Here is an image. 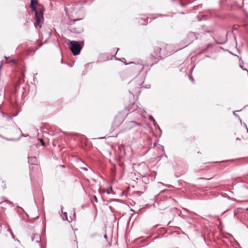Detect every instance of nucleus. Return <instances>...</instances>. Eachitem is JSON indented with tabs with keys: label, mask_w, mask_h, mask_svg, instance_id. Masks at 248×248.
Here are the masks:
<instances>
[{
	"label": "nucleus",
	"mask_w": 248,
	"mask_h": 248,
	"mask_svg": "<svg viewBox=\"0 0 248 248\" xmlns=\"http://www.w3.org/2000/svg\"><path fill=\"white\" fill-rule=\"evenodd\" d=\"M129 108V113L131 114L133 118L138 122L131 121L126 123L125 131L133 129L137 132L135 138L139 139L141 137V132L145 128L141 123L145 122L146 119V118L142 115L141 112L146 113V111L140 108H138V106L135 103L131 104Z\"/></svg>",
	"instance_id": "obj_1"
},
{
	"label": "nucleus",
	"mask_w": 248,
	"mask_h": 248,
	"mask_svg": "<svg viewBox=\"0 0 248 248\" xmlns=\"http://www.w3.org/2000/svg\"><path fill=\"white\" fill-rule=\"evenodd\" d=\"M153 53L151 55V59H157V61L153 62L151 66L156 63L159 59L166 57L171 54L176 52L178 49H174L171 45L166 44L164 43H161L153 47Z\"/></svg>",
	"instance_id": "obj_2"
},
{
	"label": "nucleus",
	"mask_w": 248,
	"mask_h": 248,
	"mask_svg": "<svg viewBox=\"0 0 248 248\" xmlns=\"http://www.w3.org/2000/svg\"><path fill=\"white\" fill-rule=\"evenodd\" d=\"M68 17V30L74 33L80 34L84 31L83 24L81 20L82 18H74V16Z\"/></svg>",
	"instance_id": "obj_3"
},
{
	"label": "nucleus",
	"mask_w": 248,
	"mask_h": 248,
	"mask_svg": "<svg viewBox=\"0 0 248 248\" xmlns=\"http://www.w3.org/2000/svg\"><path fill=\"white\" fill-rule=\"evenodd\" d=\"M83 46V41L79 42L77 41H70L68 46L73 55L77 56L79 54Z\"/></svg>",
	"instance_id": "obj_4"
},
{
	"label": "nucleus",
	"mask_w": 248,
	"mask_h": 248,
	"mask_svg": "<svg viewBox=\"0 0 248 248\" xmlns=\"http://www.w3.org/2000/svg\"><path fill=\"white\" fill-rule=\"evenodd\" d=\"M37 4L38 2L35 0H31V7L32 11L35 12L34 16H43L44 8L40 5L37 7Z\"/></svg>",
	"instance_id": "obj_5"
},
{
	"label": "nucleus",
	"mask_w": 248,
	"mask_h": 248,
	"mask_svg": "<svg viewBox=\"0 0 248 248\" xmlns=\"http://www.w3.org/2000/svg\"><path fill=\"white\" fill-rule=\"evenodd\" d=\"M200 34L199 33H195L193 32H189L187 34L186 38V44L184 46V47L186 46L189 44H190L192 43L195 40L198 39L199 38L198 36Z\"/></svg>",
	"instance_id": "obj_6"
},
{
	"label": "nucleus",
	"mask_w": 248,
	"mask_h": 248,
	"mask_svg": "<svg viewBox=\"0 0 248 248\" xmlns=\"http://www.w3.org/2000/svg\"><path fill=\"white\" fill-rule=\"evenodd\" d=\"M152 18L147 16L136 17L134 19L136 24L140 25H146L148 23L151 22Z\"/></svg>",
	"instance_id": "obj_7"
},
{
	"label": "nucleus",
	"mask_w": 248,
	"mask_h": 248,
	"mask_svg": "<svg viewBox=\"0 0 248 248\" xmlns=\"http://www.w3.org/2000/svg\"><path fill=\"white\" fill-rule=\"evenodd\" d=\"M129 63L132 64L131 68L135 69L137 72L140 73L144 68V63L142 61H138L136 62H131Z\"/></svg>",
	"instance_id": "obj_8"
},
{
	"label": "nucleus",
	"mask_w": 248,
	"mask_h": 248,
	"mask_svg": "<svg viewBox=\"0 0 248 248\" xmlns=\"http://www.w3.org/2000/svg\"><path fill=\"white\" fill-rule=\"evenodd\" d=\"M44 21V16H34V21L33 23L34 27L36 28L37 26H38L39 28H41Z\"/></svg>",
	"instance_id": "obj_9"
},
{
	"label": "nucleus",
	"mask_w": 248,
	"mask_h": 248,
	"mask_svg": "<svg viewBox=\"0 0 248 248\" xmlns=\"http://www.w3.org/2000/svg\"><path fill=\"white\" fill-rule=\"evenodd\" d=\"M139 78H137L134 80H132L130 82H129L130 84H135L136 88L138 89H140V86H141L142 84L144 83L145 76L143 77V78L140 79V80H139Z\"/></svg>",
	"instance_id": "obj_10"
},
{
	"label": "nucleus",
	"mask_w": 248,
	"mask_h": 248,
	"mask_svg": "<svg viewBox=\"0 0 248 248\" xmlns=\"http://www.w3.org/2000/svg\"><path fill=\"white\" fill-rule=\"evenodd\" d=\"M28 159L29 163L31 165L37 164V159L36 155H33L30 153L28 155Z\"/></svg>",
	"instance_id": "obj_11"
},
{
	"label": "nucleus",
	"mask_w": 248,
	"mask_h": 248,
	"mask_svg": "<svg viewBox=\"0 0 248 248\" xmlns=\"http://www.w3.org/2000/svg\"><path fill=\"white\" fill-rule=\"evenodd\" d=\"M63 206L61 205V210L62 213V215H61L62 219L63 220H67L69 222H72V220H73V219L71 217L70 220H69L68 219L67 213L66 212H63Z\"/></svg>",
	"instance_id": "obj_12"
},
{
	"label": "nucleus",
	"mask_w": 248,
	"mask_h": 248,
	"mask_svg": "<svg viewBox=\"0 0 248 248\" xmlns=\"http://www.w3.org/2000/svg\"><path fill=\"white\" fill-rule=\"evenodd\" d=\"M32 241H35L36 243H40L41 236L39 234L35 233L31 237Z\"/></svg>",
	"instance_id": "obj_13"
},
{
	"label": "nucleus",
	"mask_w": 248,
	"mask_h": 248,
	"mask_svg": "<svg viewBox=\"0 0 248 248\" xmlns=\"http://www.w3.org/2000/svg\"><path fill=\"white\" fill-rule=\"evenodd\" d=\"M213 46V44H208L206 46V47L205 48H203L202 51H201L200 52H199L198 53V54L199 55H200L203 53H204V52H207L208 49L211 47H212Z\"/></svg>",
	"instance_id": "obj_14"
},
{
	"label": "nucleus",
	"mask_w": 248,
	"mask_h": 248,
	"mask_svg": "<svg viewBox=\"0 0 248 248\" xmlns=\"http://www.w3.org/2000/svg\"><path fill=\"white\" fill-rule=\"evenodd\" d=\"M2 114L3 116H4V115H6L7 120H10L12 118L16 117L18 115V112H16V113H15V114H13L12 115V116H10L8 114H4L3 112H2Z\"/></svg>",
	"instance_id": "obj_15"
},
{
	"label": "nucleus",
	"mask_w": 248,
	"mask_h": 248,
	"mask_svg": "<svg viewBox=\"0 0 248 248\" xmlns=\"http://www.w3.org/2000/svg\"><path fill=\"white\" fill-rule=\"evenodd\" d=\"M214 40L215 41L216 44H219V45H223V44H225L227 41V38L226 37L224 39L223 41H221V42H218L217 40H216L215 38H214Z\"/></svg>",
	"instance_id": "obj_16"
},
{
	"label": "nucleus",
	"mask_w": 248,
	"mask_h": 248,
	"mask_svg": "<svg viewBox=\"0 0 248 248\" xmlns=\"http://www.w3.org/2000/svg\"><path fill=\"white\" fill-rule=\"evenodd\" d=\"M25 73L24 72H22L21 75L19 78L18 81L19 83H22L24 81Z\"/></svg>",
	"instance_id": "obj_17"
},
{
	"label": "nucleus",
	"mask_w": 248,
	"mask_h": 248,
	"mask_svg": "<svg viewBox=\"0 0 248 248\" xmlns=\"http://www.w3.org/2000/svg\"><path fill=\"white\" fill-rule=\"evenodd\" d=\"M90 237L91 238H94V237H98V238H101L102 237V235L101 234L98 233H93L91 235H90Z\"/></svg>",
	"instance_id": "obj_18"
},
{
	"label": "nucleus",
	"mask_w": 248,
	"mask_h": 248,
	"mask_svg": "<svg viewBox=\"0 0 248 248\" xmlns=\"http://www.w3.org/2000/svg\"><path fill=\"white\" fill-rule=\"evenodd\" d=\"M241 110H242V109H240V110H235V111H234L233 112V115H234L236 118H237L239 119V120L240 121V122H241V123H242L241 119L240 117H239V116L238 114H237L236 113V112H238V111H241Z\"/></svg>",
	"instance_id": "obj_19"
},
{
	"label": "nucleus",
	"mask_w": 248,
	"mask_h": 248,
	"mask_svg": "<svg viewBox=\"0 0 248 248\" xmlns=\"http://www.w3.org/2000/svg\"><path fill=\"white\" fill-rule=\"evenodd\" d=\"M244 26L248 25V16H244L243 19Z\"/></svg>",
	"instance_id": "obj_20"
},
{
	"label": "nucleus",
	"mask_w": 248,
	"mask_h": 248,
	"mask_svg": "<svg viewBox=\"0 0 248 248\" xmlns=\"http://www.w3.org/2000/svg\"><path fill=\"white\" fill-rule=\"evenodd\" d=\"M8 228H7V231L10 232V234L11 235L12 238L14 239H15V235L14 234H13V233L12 232V230L10 227V226L9 225H8Z\"/></svg>",
	"instance_id": "obj_21"
},
{
	"label": "nucleus",
	"mask_w": 248,
	"mask_h": 248,
	"mask_svg": "<svg viewBox=\"0 0 248 248\" xmlns=\"http://www.w3.org/2000/svg\"><path fill=\"white\" fill-rule=\"evenodd\" d=\"M115 60L125 62V65H128L130 64L129 63H126L125 59L124 58H122L121 59H117V58H115Z\"/></svg>",
	"instance_id": "obj_22"
},
{
	"label": "nucleus",
	"mask_w": 248,
	"mask_h": 248,
	"mask_svg": "<svg viewBox=\"0 0 248 248\" xmlns=\"http://www.w3.org/2000/svg\"><path fill=\"white\" fill-rule=\"evenodd\" d=\"M234 160H226L222 161H216L212 162L213 163H220L221 162H233Z\"/></svg>",
	"instance_id": "obj_23"
},
{
	"label": "nucleus",
	"mask_w": 248,
	"mask_h": 248,
	"mask_svg": "<svg viewBox=\"0 0 248 248\" xmlns=\"http://www.w3.org/2000/svg\"><path fill=\"white\" fill-rule=\"evenodd\" d=\"M149 119L152 122H154L155 121V119L153 118V117L152 115H150L149 117Z\"/></svg>",
	"instance_id": "obj_24"
},
{
	"label": "nucleus",
	"mask_w": 248,
	"mask_h": 248,
	"mask_svg": "<svg viewBox=\"0 0 248 248\" xmlns=\"http://www.w3.org/2000/svg\"><path fill=\"white\" fill-rule=\"evenodd\" d=\"M38 139L40 140L42 145L45 146V142H44L43 140L42 139H40V138H38Z\"/></svg>",
	"instance_id": "obj_25"
},
{
	"label": "nucleus",
	"mask_w": 248,
	"mask_h": 248,
	"mask_svg": "<svg viewBox=\"0 0 248 248\" xmlns=\"http://www.w3.org/2000/svg\"><path fill=\"white\" fill-rule=\"evenodd\" d=\"M203 16H196V19H197V20L198 21H200L202 20V17H203Z\"/></svg>",
	"instance_id": "obj_26"
},
{
	"label": "nucleus",
	"mask_w": 248,
	"mask_h": 248,
	"mask_svg": "<svg viewBox=\"0 0 248 248\" xmlns=\"http://www.w3.org/2000/svg\"><path fill=\"white\" fill-rule=\"evenodd\" d=\"M11 61L14 65H16L17 63L16 61V60L12 59Z\"/></svg>",
	"instance_id": "obj_27"
},
{
	"label": "nucleus",
	"mask_w": 248,
	"mask_h": 248,
	"mask_svg": "<svg viewBox=\"0 0 248 248\" xmlns=\"http://www.w3.org/2000/svg\"><path fill=\"white\" fill-rule=\"evenodd\" d=\"M156 128L159 131V132L160 133V136L161 134L162 133V130L159 125H157V126L156 127Z\"/></svg>",
	"instance_id": "obj_28"
},
{
	"label": "nucleus",
	"mask_w": 248,
	"mask_h": 248,
	"mask_svg": "<svg viewBox=\"0 0 248 248\" xmlns=\"http://www.w3.org/2000/svg\"><path fill=\"white\" fill-rule=\"evenodd\" d=\"M79 163H80V165H86L87 166V164H86L83 161H82L81 160H79Z\"/></svg>",
	"instance_id": "obj_29"
},
{
	"label": "nucleus",
	"mask_w": 248,
	"mask_h": 248,
	"mask_svg": "<svg viewBox=\"0 0 248 248\" xmlns=\"http://www.w3.org/2000/svg\"><path fill=\"white\" fill-rule=\"evenodd\" d=\"M153 125H154V126L156 128L157 126V125H158V124H157V123L155 122V121L153 122Z\"/></svg>",
	"instance_id": "obj_30"
},
{
	"label": "nucleus",
	"mask_w": 248,
	"mask_h": 248,
	"mask_svg": "<svg viewBox=\"0 0 248 248\" xmlns=\"http://www.w3.org/2000/svg\"><path fill=\"white\" fill-rule=\"evenodd\" d=\"M80 168L81 170H83L84 171H87L88 170V169L86 168H85V167H82L81 166V167H80Z\"/></svg>",
	"instance_id": "obj_31"
},
{
	"label": "nucleus",
	"mask_w": 248,
	"mask_h": 248,
	"mask_svg": "<svg viewBox=\"0 0 248 248\" xmlns=\"http://www.w3.org/2000/svg\"><path fill=\"white\" fill-rule=\"evenodd\" d=\"M93 199L94 200L95 202H98L97 197L95 195L93 196Z\"/></svg>",
	"instance_id": "obj_32"
},
{
	"label": "nucleus",
	"mask_w": 248,
	"mask_h": 248,
	"mask_svg": "<svg viewBox=\"0 0 248 248\" xmlns=\"http://www.w3.org/2000/svg\"><path fill=\"white\" fill-rule=\"evenodd\" d=\"M32 149L34 150L35 151H37V147L35 146H33V147H31V150Z\"/></svg>",
	"instance_id": "obj_33"
},
{
	"label": "nucleus",
	"mask_w": 248,
	"mask_h": 248,
	"mask_svg": "<svg viewBox=\"0 0 248 248\" xmlns=\"http://www.w3.org/2000/svg\"><path fill=\"white\" fill-rule=\"evenodd\" d=\"M160 149L162 150V152H164V147L162 145H159Z\"/></svg>",
	"instance_id": "obj_34"
},
{
	"label": "nucleus",
	"mask_w": 248,
	"mask_h": 248,
	"mask_svg": "<svg viewBox=\"0 0 248 248\" xmlns=\"http://www.w3.org/2000/svg\"><path fill=\"white\" fill-rule=\"evenodd\" d=\"M65 12H66V16H69L68 15V13L67 11V10H68V8L67 7H65V9H64Z\"/></svg>",
	"instance_id": "obj_35"
},
{
	"label": "nucleus",
	"mask_w": 248,
	"mask_h": 248,
	"mask_svg": "<svg viewBox=\"0 0 248 248\" xmlns=\"http://www.w3.org/2000/svg\"><path fill=\"white\" fill-rule=\"evenodd\" d=\"M104 238H105L106 239V240L107 241H108V236H107V234H105L104 235Z\"/></svg>",
	"instance_id": "obj_36"
},
{
	"label": "nucleus",
	"mask_w": 248,
	"mask_h": 248,
	"mask_svg": "<svg viewBox=\"0 0 248 248\" xmlns=\"http://www.w3.org/2000/svg\"><path fill=\"white\" fill-rule=\"evenodd\" d=\"M46 41H47V40H46L43 44L39 45V47H41L42 46L43 44L46 43Z\"/></svg>",
	"instance_id": "obj_37"
},
{
	"label": "nucleus",
	"mask_w": 248,
	"mask_h": 248,
	"mask_svg": "<svg viewBox=\"0 0 248 248\" xmlns=\"http://www.w3.org/2000/svg\"><path fill=\"white\" fill-rule=\"evenodd\" d=\"M189 79H190V80L191 81H192V82H193V81H194V78H193L192 77H189Z\"/></svg>",
	"instance_id": "obj_38"
},
{
	"label": "nucleus",
	"mask_w": 248,
	"mask_h": 248,
	"mask_svg": "<svg viewBox=\"0 0 248 248\" xmlns=\"http://www.w3.org/2000/svg\"><path fill=\"white\" fill-rule=\"evenodd\" d=\"M165 186L168 187H169V188L172 187V186L171 185H166Z\"/></svg>",
	"instance_id": "obj_39"
},
{
	"label": "nucleus",
	"mask_w": 248,
	"mask_h": 248,
	"mask_svg": "<svg viewBox=\"0 0 248 248\" xmlns=\"http://www.w3.org/2000/svg\"><path fill=\"white\" fill-rule=\"evenodd\" d=\"M240 140H241V139L240 138H237L236 139V141H240Z\"/></svg>",
	"instance_id": "obj_40"
},
{
	"label": "nucleus",
	"mask_w": 248,
	"mask_h": 248,
	"mask_svg": "<svg viewBox=\"0 0 248 248\" xmlns=\"http://www.w3.org/2000/svg\"><path fill=\"white\" fill-rule=\"evenodd\" d=\"M202 236L203 237V239L204 241H205V236L203 234Z\"/></svg>",
	"instance_id": "obj_41"
},
{
	"label": "nucleus",
	"mask_w": 248,
	"mask_h": 248,
	"mask_svg": "<svg viewBox=\"0 0 248 248\" xmlns=\"http://www.w3.org/2000/svg\"><path fill=\"white\" fill-rule=\"evenodd\" d=\"M59 166H60V167H62V168H65V166H64V165H60Z\"/></svg>",
	"instance_id": "obj_42"
},
{
	"label": "nucleus",
	"mask_w": 248,
	"mask_h": 248,
	"mask_svg": "<svg viewBox=\"0 0 248 248\" xmlns=\"http://www.w3.org/2000/svg\"><path fill=\"white\" fill-rule=\"evenodd\" d=\"M119 200H117V199H113L112 200V201H114V202H116V201H118Z\"/></svg>",
	"instance_id": "obj_43"
},
{
	"label": "nucleus",
	"mask_w": 248,
	"mask_h": 248,
	"mask_svg": "<svg viewBox=\"0 0 248 248\" xmlns=\"http://www.w3.org/2000/svg\"><path fill=\"white\" fill-rule=\"evenodd\" d=\"M89 169H90V170L94 172V171H93V169H92L91 168L89 167Z\"/></svg>",
	"instance_id": "obj_44"
},
{
	"label": "nucleus",
	"mask_w": 248,
	"mask_h": 248,
	"mask_svg": "<svg viewBox=\"0 0 248 248\" xmlns=\"http://www.w3.org/2000/svg\"><path fill=\"white\" fill-rule=\"evenodd\" d=\"M109 208L111 210V211L112 212V207L111 206H109Z\"/></svg>",
	"instance_id": "obj_45"
},
{
	"label": "nucleus",
	"mask_w": 248,
	"mask_h": 248,
	"mask_svg": "<svg viewBox=\"0 0 248 248\" xmlns=\"http://www.w3.org/2000/svg\"><path fill=\"white\" fill-rule=\"evenodd\" d=\"M43 128L47 129V128L46 126H44V127Z\"/></svg>",
	"instance_id": "obj_46"
},
{
	"label": "nucleus",
	"mask_w": 248,
	"mask_h": 248,
	"mask_svg": "<svg viewBox=\"0 0 248 248\" xmlns=\"http://www.w3.org/2000/svg\"><path fill=\"white\" fill-rule=\"evenodd\" d=\"M40 246H41V248H46V247H43L42 245L40 244Z\"/></svg>",
	"instance_id": "obj_47"
},
{
	"label": "nucleus",
	"mask_w": 248,
	"mask_h": 248,
	"mask_svg": "<svg viewBox=\"0 0 248 248\" xmlns=\"http://www.w3.org/2000/svg\"><path fill=\"white\" fill-rule=\"evenodd\" d=\"M107 193L108 194H109L110 193V191H107Z\"/></svg>",
	"instance_id": "obj_48"
},
{
	"label": "nucleus",
	"mask_w": 248,
	"mask_h": 248,
	"mask_svg": "<svg viewBox=\"0 0 248 248\" xmlns=\"http://www.w3.org/2000/svg\"><path fill=\"white\" fill-rule=\"evenodd\" d=\"M244 126H246V127L247 128V126L246 124L245 123H244Z\"/></svg>",
	"instance_id": "obj_49"
},
{
	"label": "nucleus",
	"mask_w": 248,
	"mask_h": 248,
	"mask_svg": "<svg viewBox=\"0 0 248 248\" xmlns=\"http://www.w3.org/2000/svg\"><path fill=\"white\" fill-rule=\"evenodd\" d=\"M206 32H210V31L208 30V31H207Z\"/></svg>",
	"instance_id": "obj_50"
},
{
	"label": "nucleus",
	"mask_w": 248,
	"mask_h": 248,
	"mask_svg": "<svg viewBox=\"0 0 248 248\" xmlns=\"http://www.w3.org/2000/svg\"><path fill=\"white\" fill-rule=\"evenodd\" d=\"M73 217H75V213H74Z\"/></svg>",
	"instance_id": "obj_51"
},
{
	"label": "nucleus",
	"mask_w": 248,
	"mask_h": 248,
	"mask_svg": "<svg viewBox=\"0 0 248 248\" xmlns=\"http://www.w3.org/2000/svg\"><path fill=\"white\" fill-rule=\"evenodd\" d=\"M205 57H210V56H208V55H206Z\"/></svg>",
	"instance_id": "obj_52"
},
{
	"label": "nucleus",
	"mask_w": 248,
	"mask_h": 248,
	"mask_svg": "<svg viewBox=\"0 0 248 248\" xmlns=\"http://www.w3.org/2000/svg\"><path fill=\"white\" fill-rule=\"evenodd\" d=\"M247 106H248V105H246V106H244V108H245V107H247Z\"/></svg>",
	"instance_id": "obj_53"
},
{
	"label": "nucleus",
	"mask_w": 248,
	"mask_h": 248,
	"mask_svg": "<svg viewBox=\"0 0 248 248\" xmlns=\"http://www.w3.org/2000/svg\"><path fill=\"white\" fill-rule=\"evenodd\" d=\"M246 128H247V132L248 133V127H247Z\"/></svg>",
	"instance_id": "obj_54"
},
{
	"label": "nucleus",
	"mask_w": 248,
	"mask_h": 248,
	"mask_svg": "<svg viewBox=\"0 0 248 248\" xmlns=\"http://www.w3.org/2000/svg\"><path fill=\"white\" fill-rule=\"evenodd\" d=\"M226 211H225V212H223L222 214H224Z\"/></svg>",
	"instance_id": "obj_55"
},
{
	"label": "nucleus",
	"mask_w": 248,
	"mask_h": 248,
	"mask_svg": "<svg viewBox=\"0 0 248 248\" xmlns=\"http://www.w3.org/2000/svg\"><path fill=\"white\" fill-rule=\"evenodd\" d=\"M129 92L130 93H131L133 95V93L129 91Z\"/></svg>",
	"instance_id": "obj_56"
},
{
	"label": "nucleus",
	"mask_w": 248,
	"mask_h": 248,
	"mask_svg": "<svg viewBox=\"0 0 248 248\" xmlns=\"http://www.w3.org/2000/svg\"><path fill=\"white\" fill-rule=\"evenodd\" d=\"M61 62H62V63L63 62L62 59V60H61Z\"/></svg>",
	"instance_id": "obj_57"
},
{
	"label": "nucleus",
	"mask_w": 248,
	"mask_h": 248,
	"mask_svg": "<svg viewBox=\"0 0 248 248\" xmlns=\"http://www.w3.org/2000/svg\"><path fill=\"white\" fill-rule=\"evenodd\" d=\"M59 130L60 131V132H62V130H60V129H59Z\"/></svg>",
	"instance_id": "obj_58"
},
{
	"label": "nucleus",
	"mask_w": 248,
	"mask_h": 248,
	"mask_svg": "<svg viewBox=\"0 0 248 248\" xmlns=\"http://www.w3.org/2000/svg\"><path fill=\"white\" fill-rule=\"evenodd\" d=\"M135 89H137L136 88H135ZM138 90H139V89H137ZM138 92H139V90H138Z\"/></svg>",
	"instance_id": "obj_59"
},
{
	"label": "nucleus",
	"mask_w": 248,
	"mask_h": 248,
	"mask_svg": "<svg viewBox=\"0 0 248 248\" xmlns=\"http://www.w3.org/2000/svg\"><path fill=\"white\" fill-rule=\"evenodd\" d=\"M247 211H248V207L246 209Z\"/></svg>",
	"instance_id": "obj_60"
},
{
	"label": "nucleus",
	"mask_w": 248,
	"mask_h": 248,
	"mask_svg": "<svg viewBox=\"0 0 248 248\" xmlns=\"http://www.w3.org/2000/svg\"><path fill=\"white\" fill-rule=\"evenodd\" d=\"M222 0H220V2H222Z\"/></svg>",
	"instance_id": "obj_61"
}]
</instances>
